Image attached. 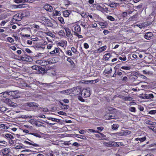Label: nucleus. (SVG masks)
Here are the masks:
<instances>
[{
    "instance_id": "obj_1",
    "label": "nucleus",
    "mask_w": 156,
    "mask_h": 156,
    "mask_svg": "<svg viewBox=\"0 0 156 156\" xmlns=\"http://www.w3.org/2000/svg\"><path fill=\"white\" fill-rule=\"evenodd\" d=\"M90 90L88 89H85L81 91V95L84 98L88 97L90 95Z\"/></svg>"
},
{
    "instance_id": "obj_2",
    "label": "nucleus",
    "mask_w": 156,
    "mask_h": 156,
    "mask_svg": "<svg viewBox=\"0 0 156 156\" xmlns=\"http://www.w3.org/2000/svg\"><path fill=\"white\" fill-rule=\"evenodd\" d=\"M73 90L72 89V93L73 94L76 95H81V91L80 87H73Z\"/></svg>"
},
{
    "instance_id": "obj_3",
    "label": "nucleus",
    "mask_w": 156,
    "mask_h": 156,
    "mask_svg": "<svg viewBox=\"0 0 156 156\" xmlns=\"http://www.w3.org/2000/svg\"><path fill=\"white\" fill-rule=\"evenodd\" d=\"M153 35L151 32L145 33L144 35V37L146 39L150 40L153 37Z\"/></svg>"
},
{
    "instance_id": "obj_4",
    "label": "nucleus",
    "mask_w": 156,
    "mask_h": 156,
    "mask_svg": "<svg viewBox=\"0 0 156 156\" xmlns=\"http://www.w3.org/2000/svg\"><path fill=\"white\" fill-rule=\"evenodd\" d=\"M44 8L46 10L49 12H52L53 10L52 7L49 4H47L45 5L44 7Z\"/></svg>"
},
{
    "instance_id": "obj_5",
    "label": "nucleus",
    "mask_w": 156,
    "mask_h": 156,
    "mask_svg": "<svg viewBox=\"0 0 156 156\" xmlns=\"http://www.w3.org/2000/svg\"><path fill=\"white\" fill-rule=\"evenodd\" d=\"M65 30L66 32V35L68 37H70L72 36L70 30L68 28H65Z\"/></svg>"
},
{
    "instance_id": "obj_6",
    "label": "nucleus",
    "mask_w": 156,
    "mask_h": 156,
    "mask_svg": "<svg viewBox=\"0 0 156 156\" xmlns=\"http://www.w3.org/2000/svg\"><path fill=\"white\" fill-rule=\"evenodd\" d=\"M74 30L75 31L74 32H76L80 34L81 30L80 27L79 25H75L74 26Z\"/></svg>"
},
{
    "instance_id": "obj_7",
    "label": "nucleus",
    "mask_w": 156,
    "mask_h": 156,
    "mask_svg": "<svg viewBox=\"0 0 156 156\" xmlns=\"http://www.w3.org/2000/svg\"><path fill=\"white\" fill-rule=\"evenodd\" d=\"M144 97L143 98L147 99H151L154 98V95L152 94H145Z\"/></svg>"
},
{
    "instance_id": "obj_8",
    "label": "nucleus",
    "mask_w": 156,
    "mask_h": 156,
    "mask_svg": "<svg viewBox=\"0 0 156 156\" xmlns=\"http://www.w3.org/2000/svg\"><path fill=\"white\" fill-rule=\"evenodd\" d=\"M96 8L98 10L101 11L102 12H105V9L101 6L100 5H97L96 7Z\"/></svg>"
},
{
    "instance_id": "obj_9",
    "label": "nucleus",
    "mask_w": 156,
    "mask_h": 156,
    "mask_svg": "<svg viewBox=\"0 0 156 156\" xmlns=\"http://www.w3.org/2000/svg\"><path fill=\"white\" fill-rule=\"evenodd\" d=\"M112 69L111 67H109L107 69H105L104 72L106 74H109L112 73Z\"/></svg>"
},
{
    "instance_id": "obj_10",
    "label": "nucleus",
    "mask_w": 156,
    "mask_h": 156,
    "mask_svg": "<svg viewBox=\"0 0 156 156\" xmlns=\"http://www.w3.org/2000/svg\"><path fill=\"white\" fill-rule=\"evenodd\" d=\"M116 143L115 142H108L106 143V145L108 147H112L113 146H116Z\"/></svg>"
},
{
    "instance_id": "obj_11",
    "label": "nucleus",
    "mask_w": 156,
    "mask_h": 156,
    "mask_svg": "<svg viewBox=\"0 0 156 156\" xmlns=\"http://www.w3.org/2000/svg\"><path fill=\"white\" fill-rule=\"evenodd\" d=\"M10 149L8 148H6L2 150V153H5V154H8L10 152Z\"/></svg>"
},
{
    "instance_id": "obj_12",
    "label": "nucleus",
    "mask_w": 156,
    "mask_h": 156,
    "mask_svg": "<svg viewBox=\"0 0 156 156\" xmlns=\"http://www.w3.org/2000/svg\"><path fill=\"white\" fill-rule=\"evenodd\" d=\"M131 133V132L130 131L128 130H126L125 131H123V133H120V135H129Z\"/></svg>"
},
{
    "instance_id": "obj_13",
    "label": "nucleus",
    "mask_w": 156,
    "mask_h": 156,
    "mask_svg": "<svg viewBox=\"0 0 156 156\" xmlns=\"http://www.w3.org/2000/svg\"><path fill=\"white\" fill-rule=\"evenodd\" d=\"M26 5L25 4H21L18 5H14L15 8H24L26 7L25 6Z\"/></svg>"
},
{
    "instance_id": "obj_14",
    "label": "nucleus",
    "mask_w": 156,
    "mask_h": 156,
    "mask_svg": "<svg viewBox=\"0 0 156 156\" xmlns=\"http://www.w3.org/2000/svg\"><path fill=\"white\" fill-rule=\"evenodd\" d=\"M14 2L15 3H19L21 2L24 3L25 2H30L29 0H15Z\"/></svg>"
},
{
    "instance_id": "obj_15",
    "label": "nucleus",
    "mask_w": 156,
    "mask_h": 156,
    "mask_svg": "<svg viewBox=\"0 0 156 156\" xmlns=\"http://www.w3.org/2000/svg\"><path fill=\"white\" fill-rule=\"evenodd\" d=\"M146 139V137L145 136L142 138H137L135 139V140L137 141L139 140L140 142H143L145 141Z\"/></svg>"
},
{
    "instance_id": "obj_16",
    "label": "nucleus",
    "mask_w": 156,
    "mask_h": 156,
    "mask_svg": "<svg viewBox=\"0 0 156 156\" xmlns=\"http://www.w3.org/2000/svg\"><path fill=\"white\" fill-rule=\"evenodd\" d=\"M106 48V46H105L101 47H100L99 48L98 50V51L99 52H101L102 51H105Z\"/></svg>"
},
{
    "instance_id": "obj_17",
    "label": "nucleus",
    "mask_w": 156,
    "mask_h": 156,
    "mask_svg": "<svg viewBox=\"0 0 156 156\" xmlns=\"http://www.w3.org/2000/svg\"><path fill=\"white\" fill-rule=\"evenodd\" d=\"M40 69H39V70H38V73H41V71H43L44 73H45V69L44 67V66L42 67V66H39Z\"/></svg>"
},
{
    "instance_id": "obj_18",
    "label": "nucleus",
    "mask_w": 156,
    "mask_h": 156,
    "mask_svg": "<svg viewBox=\"0 0 156 156\" xmlns=\"http://www.w3.org/2000/svg\"><path fill=\"white\" fill-rule=\"evenodd\" d=\"M47 119L52 120L53 121L56 122H60V120L58 119L54 118L51 117H47Z\"/></svg>"
},
{
    "instance_id": "obj_19",
    "label": "nucleus",
    "mask_w": 156,
    "mask_h": 156,
    "mask_svg": "<svg viewBox=\"0 0 156 156\" xmlns=\"http://www.w3.org/2000/svg\"><path fill=\"white\" fill-rule=\"evenodd\" d=\"M24 143H26V144H28L30 145H32L33 146L37 147L39 146L37 144H32L29 141L25 140L24 141Z\"/></svg>"
},
{
    "instance_id": "obj_20",
    "label": "nucleus",
    "mask_w": 156,
    "mask_h": 156,
    "mask_svg": "<svg viewBox=\"0 0 156 156\" xmlns=\"http://www.w3.org/2000/svg\"><path fill=\"white\" fill-rule=\"evenodd\" d=\"M67 60L70 63L71 65L73 66V67L74 66H75V63L70 58H68L67 59Z\"/></svg>"
},
{
    "instance_id": "obj_21",
    "label": "nucleus",
    "mask_w": 156,
    "mask_h": 156,
    "mask_svg": "<svg viewBox=\"0 0 156 156\" xmlns=\"http://www.w3.org/2000/svg\"><path fill=\"white\" fill-rule=\"evenodd\" d=\"M70 11L68 10H65L63 11V15L65 17H67L70 14Z\"/></svg>"
},
{
    "instance_id": "obj_22",
    "label": "nucleus",
    "mask_w": 156,
    "mask_h": 156,
    "mask_svg": "<svg viewBox=\"0 0 156 156\" xmlns=\"http://www.w3.org/2000/svg\"><path fill=\"white\" fill-rule=\"evenodd\" d=\"M137 78V77L135 75H131L129 77V79L131 80L134 81Z\"/></svg>"
},
{
    "instance_id": "obj_23",
    "label": "nucleus",
    "mask_w": 156,
    "mask_h": 156,
    "mask_svg": "<svg viewBox=\"0 0 156 156\" xmlns=\"http://www.w3.org/2000/svg\"><path fill=\"white\" fill-rule=\"evenodd\" d=\"M72 89H68L65 90H63L61 91V93L63 94H66L69 93V94L71 93H72Z\"/></svg>"
},
{
    "instance_id": "obj_24",
    "label": "nucleus",
    "mask_w": 156,
    "mask_h": 156,
    "mask_svg": "<svg viewBox=\"0 0 156 156\" xmlns=\"http://www.w3.org/2000/svg\"><path fill=\"white\" fill-rule=\"evenodd\" d=\"M34 152V151H31L30 150H24L21 151L22 152L25 153V154L26 156H27V154H28V152Z\"/></svg>"
},
{
    "instance_id": "obj_25",
    "label": "nucleus",
    "mask_w": 156,
    "mask_h": 156,
    "mask_svg": "<svg viewBox=\"0 0 156 156\" xmlns=\"http://www.w3.org/2000/svg\"><path fill=\"white\" fill-rule=\"evenodd\" d=\"M31 68L33 70H36L37 73H38V70L40 69L39 67L37 66H33L31 67Z\"/></svg>"
},
{
    "instance_id": "obj_26",
    "label": "nucleus",
    "mask_w": 156,
    "mask_h": 156,
    "mask_svg": "<svg viewBox=\"0 0 156 156\" xmlns=\"http://www.w3.org/2000/svg\"><path fill=\"white\" fill-rule=\"evenodd\" d=\"M114 114L113 113H111L109 115H108V119H115V117L114 116Z\"/></svg>"
},
{
    "instance_id": "obj_27",
    "label": "nucleus",
    "mask_w": 156,
    "mask_h": 156,
    "mask_svg": "<svg viewBox=\"0 0 156 156\" xmlns=\"http://www.w3.org/2000/svg\"><path fill=\"white\" fill-rule=\"evenodd\" d=\"M32 102H27L25 104V105L26 106H28L30 107H33Z\"/></svg>"
},
{
    "instance_id": "obj_28",
    "label": "nucleus",
    "mask_w": 156,
    "mask_h": 156,
    "mask_svg": "<svg viewBox=\"0 0 156 156\" xmlns=\"http://www.w3.org/2000/svg\"><path fill=\"white\" fill-rule=\"evenodd\" d=\"M29 134H31L35 136L38 137H41V136L39 134L35 133H29Z\"/></svg>"
},
{
    "instance_id": "obj_29",
    "label": "nucleus",
    "mask_w": 156,
    "mask_h": 156,
    "mask_svg": "<svg viewBox=\"0 0 156 156\" xmlns=\"http://www.w3.org/2000/svg\"><path fill=\"white\" fill-rule=\"evenodd\" d=\"M132 98L129 97H125L123 98V99L125 101H132Z\"/></svg>"
},
{
    "instance_id": "obj_30",
    "label": "nucleus",
    "mask_w": 156,
    "mask_h": 156,
    "mask_svg": "<svg viewBox=\"0 0 156 156\" xmlns=\"http://www.w3.org/2000/svg\"><path fill=\"white\" fill-rule=\"evenodd\" d=\"M87 132L88 133H99V132L98 131H96L95 130L92 129H87Z\"/></svg>"
},
{
    "instance_id": "obj_31",
    "label": "nucleus",
    "mask_w": 156,
    "mask_h": 156,
    "mask_svg": "<svg viewBox=\"0 0 156 156\" xmlns=\"http://www.w3.org/2000/svg\"><path fill=\"white\" fill-rule=\"evenodd\" d=\"M110 53H107L105 55L104 58L106 60H108L110 57Z\"/></svg>"
},
{
    "instance_id": "obj_32",
    "label": "nucleus",
    "mask_w": 156,
    "mask_h": 156,
    "mask_svg": "<svg viewBox=\"0 0 156 156\" xmlns=\"http://www.w3.org/2000/svg\"><path fill=\"white\" fill-rule=\"evenodd\" d=\"M5 136L8 138H10L11 139H12L14 138L13 136L11 134H7L5 135Z\"/></svg>"
},
{
    "instance_id": "obj_33",
    "label": "nucleus",
    "mask_w": 156,
    "mask_h": 156,
    "mask_svg": "<svg viewBox=\"0 0 156 156\" xmlns=\"http://www.w3.org/2000/svg\"><path fill=\"white\" fill-rule=\"evenodd\" d=\"M119 127V125L117 124H114L112 126V128L114 130L116 129Z\"/></svg>"
},
{
    "instance_id": "obj_34",
    "label": "nucleus",
    "mask_w": 156,
    "mask_h": 156,
    "mask_svg": "<svg viewBox=\"0 0 156 156\" xmlns=\"http://www.w3.org/2000/svg\"><path fill=\"white\" fill-rule=\"evenodd\" d=\"M2 94L3 97L4 98L6 97L8 95V94H10L8 91L3 92Z\"/></svg>"
},
{
    "instance_id": "obj_35",
    "label": "nucleus",
    "mask_w": 156,
    "mask_h": 156,
    "mask_svg": "<svg viewBox=\"0 0 156 156\" xmlns=\"http://www.w3.org/2000/svg\"><path fill=\"white\" fill-rule=\"evenodd\" d=\"M60 107L62 109H68L69 106L68 105H64L62 106H61L60 105Z\"/></svg>"
},
{
    "instance_id": "obj_36",
    "label": "nucleus",
    "mask_w": 156,
    "mask_h": 156,
    "mask_svg": "<svg viewBox=\"0 0 156 156\" xmlns=\"http://www.w3.org/2000/svg\"><path fill=\"white\" fill-rule=\"evenodd\" d=\"M59 50L58 48H56L55 49L53 50L52 51H51L50 53L51 54H53L54 53H58V52Z\"/></svg>"
},
{
    "instance_id": "obj_37",
    "label": "nucleus",
    "mask_w": 156,
    "mask_h": 156,
    "mask_svg": "<svg viewBox=\"0 0 156 156\" xmlns=\"http://www.w3.org/2000/svg\"><path fill=\"white\" fill-rule=\"evenodd\" d=\"M107 18L108 20H109L112 21H114L115 20V18L111 16H107Z\"/></svg>"
},
{
    "instance_id": "obj_38",
    "label": "nucleus",
    "mask_w": 156,
    "mask_h": 156,
    "mask_svg": "<svg viewBox=\"0 0 156 156\" xmlns=\"http://www.w3.org/2000/svg\"><path fill=\"white\" fill-rule=\"evenodd\" d=\"M23 145V144H22V145H16L14 148L15 149H22L23 148V147L22 146Z\"/></svg>"
},
{
    "instance_id": "obj_39",
    "label": "nucleus",
    "mask_w": 156,
    "mask_h": 156,
    "mask_svg": "<svg viewBox=\"0 0 156 156\" xmlns=\"http://www.w3.org/2000/svg\"><path fill=\"white\" fill-rule=\"evenodd\" d=\"M130 68H131V67L129 66H124L122 67H121V68L122 69H125V70H129L130 69Z\"/></svg>"
},
{
    "instance_id": "obj_40",
    "label": "nucleus",
    "mask_w": 156,
    "mask_h": 156,
    "mask_svg": "<svg viewBox=\"0 0 156 156\" xmlns=\"http://www.w3.org/2000/svg\"><path fill=\"white\" fill-rule=\"evenodd\" d=\"M74 34L76 36L79 38H82L83 37L82 35L79 34L78 33L76 32H74Z\"/></svg>"
},
{
    "instance_id": "obj_41",
    "label": "nucleus",
    "mask_w": 156,
    "mask_h": 156,
    "mask_svg": "<svg viewBox=\"0 0 156 156\" xmlns=\"http://www.w3.org/2000/svg\"><path fill=\"white\" fill-rule=\"evenodd\" d=\"M9 105L10 106L12 107H15L16 106V103L12 102V101L9 104Z\"/></svg>"
},
{
    "instance_id": "obj_42",
    "label": "nucleus",
    "mask_w": 156,
    "mask_h": 156,
    "mask_svg": "<svg viewBox=\"0 0 156 156\" xmlns=\"http://www.w3.org/2000/svg\"><path fill=\"white\" fill-rule=\"evenodd\" d=\"M151 24L152 22H148L147 23H143V25L145 27L150 25Z\"/></svg>"
},
{
    "instance_id": "obj_43",
    "label": "nucleus",
    "mask_w": 156,
    "mask_h": 156,
    "mask_svg": "<svg viewBox=\"0 0 156 156\" xmlns=\"http://www.w3.org/2000/svg\"><path fill=\"white\" fill-rule=\"evenodd\" d=\"M6 110V109L5 107H0V111H1V112H5Z\"/></svg>"
},
{
    "instance_id": "obj_44",
    "label": "nucleus",
    "mask_w": 156,
    "mask_h": 156,
    "mask_svg": "<svg viewBox=\"0 0 156 156\" xmlns=\"http://www.w3.org/2000/svg\"><path fill=\"white\" fill-rule=\"evenodd\" d=\"M32 103L33 104V107L37 108L39 106V105L37 103H36L35 102H32Z\"/></svg>"
},
{
    "instance_id": "obj_45",
    "label": "nucleus",
    "mask_w": 156,
    "mask_h": 156,
    "mask_svg": "<svg viewBox=\"0 0 156 156\" xmlns=\"http://www.w3.org/2000/svg\"><path fill=\"white\" fill-rule=\"evenodd\" d=\"M60 13V11H56L55 12H53V15L54 16H56L59 15V14Z\"/></svg>"
},
{
    "instance_id": "obj_46",
    "label": "nucleus",
    "mask_w": 156,
    "mask_h": 156,
    "mask_svg": "<svg viewBox=\"0 0 156 156\" xmlns=\"http://www.w3.org/2000/svg\"><path fill=\"white\" fill-rule=\"evenodd\" d=\"M66 54L68 55L71 56L72 55V54L70 50H68L66 52Z\"/></svg>"
},
{
    "instance_id": "obj_47",
    "label": "nucleus",
    "mask_w": 156,
    "mask_h": 156,
    "mask_svg": "<svg viewBox=\"0 0 156 156\" xmlns=\"http://www.w3.org/2000/svg\"><path fill=\"white\" fill-rule=\"evenodd\" d=\"M7 40L10 43H12L14 41L13 39L10 37H8L7 38Z\"/></svg>"
},
{
    "instance_id": "obj_48",
    "label": "nucleus",
    "mask_w": 156,
    "mask_h": 156,
    "mask_svg": "<svg viewBox=\"0 0 156 156\" xmlns=\"http://www.w3.org/2000/svg\"><path fill=\"white\" fill-rule=\"evenodd\" d=\"M142 6V4L136 6H135V8L136 9H141Z\"/></svg>"
},
{
    "instance_id": "obj_49",
    "label": "nucleus",
    "mask_w": 156,
    "mask_h": 156,
    "mask_svg": "<svg viewBox=\"0 0 156 156\" xmlns=\"http://www.w3.org/2000/svg\"><path fill=\"white\" fill-rule=\"evenodd\" d=\"M79 136L78 137V138L82 139L84 140H86L87 139L84 136H83L81 135H79Z\"/></svg>"
},
{
    "instance_id": "obj_50",
    "label": "nucleus",
    "mask_w": 156,
    "mask_h": 156,
    "mask_svg": "<svg viewBox=\"0 0 156 156\" xmlns=\"http://www.w3.org/2000/svg\"><path fill=\"white\" fill-rule=\"evenodd\" d=\"M58 20L62 23L63 24V23H64V20L63 18L62 17H58Z\"/></svg>"
},
{
    "instance_id": "obj_51",
    "label": "nucleus",
    "mask_w": 156,
    "mask_h": 156,
    "mask_svg": "<svg viewBox=\"0 0 156 156\" xmlns=\"http://www.w3.org/2000/svg\"><path fill=\"white\" fill-rule=\"evenodd\" d=\"M58 113L60 115H66V113L63 111H60L58 112Z\"/></svg>"
},
{
    "instance_id": "obj_52",
    "label": "nucleus",
    "mask_w": 156,
    "mask_h": 156,
    "mask_svg": "<svg viewBox=\"0 0 156 156\" xmlns=\"http://www.w3.org/2000/svg\"><path fill=\"white\" fill-rule=\"evenodd\" d=\"M10 94H8V95H12L13 94H15L16 93H17V91H9V92H8Z\"/></svg>"
},
{
    "instance_id": "obj_53",
    "label": "nucleus",
    "mask_w": 156,
    "mask_h": 156,
    "mask_svg": "<svg viewBox=\"0 0 156 156\" xmlns=\"http://www.w3.org/2000/svg\"><path fill=\"white\" fill-rule=\"evenodd\" d=\"M122 16L125 17L127 16V13L126 12H124L122 13Z\"/></svg>"
},
{
    "instance_id": "obj_54",
    "label": "nucleus",
    "mask_w": 156,
    "mask_h": 156,
    "mask_svg": "<svg viewBox=\"0 0 156 156\" xmlns=\"http://www.w3.org/2000/svg\"><path fill=\"white\" fill-rule=\"evenodd\" d=\"M129 110L132 112H135L136 111V108L134 107H131L130 108Z\"/></svg>"
},
{
    "instance_id": "obj_55",
    "label": "nucleus",
    "mask_w": 156,
    "mask_h": 156,
    "mask_svg": "<svg viewBox=\"0 0 156 156\" xmlns=\"http://www.w3.org/2000/svg\"><path fill=\"white\" fill-rule=\"evenodd\" d=\"M71 50L74 53H75L76 52H77V50L76 49V48L74 47H72L71 48Z\"/></svg>"
},
{
    "instance_id": "obj_56",
    "label": "nucleus",
    "mask_w": 156,
    "mask_h": 156,
    "mask_svg": "<svg viewBox=\"0 0 156 156\" xmlns=\"http://www.w3.org/2000/svg\"><path fill=\"white\" fill-rule=\"evenodd\" d=\"M122 80L123 82H126L128 80V78L126 76L122 78Z\"/></svg>"
},
{
    "instance_id": "obj_57",
    "label": "nucleus",
    "mask_w": 156,
    "mask_h": 156,
    "mask_svg": "<svg viewBox=\"0 0 156 156\" xmlns=\"http://www.w3.org/2000/svg\"><path fill=\"white\" fill-rule=\"evenodd\" d=\"M119 59L120 60H121L126 61V57L125 56H124L123 57H119Z\"/></svg>"
},
{
    "instance_id": "obj_58",
    "label": "nucleus",
    "mask_w": 156,
    "mask_h": 156,
    "mask_svg": "<svg viewBox=\"0 0 156 156\" xmlns=\"http://www.w3.org/2000/svg\"><path fill=\"white\" fill-rule=\"evenodd\" d=\"M73 146L76 147H79L80 146V144L77 142H74L72 145Z\"/></svg>"
},
{
    "instance_id": "obj_59",
    "label": "nucleus",
    "mask_w": 156,
    "mask_h": 156,
    "mask_svg": "<svg viewBox=\"0 0 156 156\" xmlns=\"http://www.w3.org/2000/svg\"><path fill=\"white\" fill-rule=\"evenodd\" d=\"M138 16V13H136V14L135 15L133 16H132L131 18L132 19L134 20Z\"/></svg>"
},
{
    "instance_id": "obj_60",
    "label": "nucleus",
    "mask_w": 156,
    "mask_h": 156,
    "mask_svg": "<svg viewBox=\"0 0 156 156\" xmlns=\"http://www.w3.org/2000/svg\"><path fill=\"white\" fill-rule=\"evenodd\" d=\"M78 99L80 101L84 102V100L83 99L82 97L79 96L78 97Z\"/></svg>"
},
{
    "instance_id": "obj_61",
    "label": "nucleus",
    "mask_w": 156,
    "mask_h": 156,
    "mask_svg": "<svg viewBox=\"0 0 156 156\" xmlns=\"http://www.w3.org/2000/svg\"><path fill=\"white\" fill-rule=\"evenodd\" d=\"M32 36L31 37V40H32L33 41H37L39 40L38 38L37 37H35V38H32Z\"/></svg>"
},
{
    "instance_id": "obj_62",
    "label": "nucleus",
    "mask_w": 156,
    "mask_h": 156,
    "mask_svg": "<svg viewBox=\"0 0 156 156\" xmlns=\"http://www.w3.org/2000/svg\"><path fill=\"white\" fill-rule=\"evenodd\" d=\"M109 31L107 30H105L103 31V33L105 35H106L107 34H109Z\"/></svg>"
},
{
    "instance_id": "obj_63",
    "label": "nucleus",
    "mask_w": 156,
    "mask_h": 156,
    "mask_svg": "<svg viewBox=\"0 0 156 156\" xmlns=\"http://www.w3.org/2000/svg\"><path fill=\"white\" fill-rule=\"evenodd\" d=\"M84 48L86 49H87L89 47L88 44L87 43H85L84 44Z\"/></svg>"
},
{
    "instance_id": "obj_64",
    "label": "nucleus",
    "mask_w": 156,
    "mask_h": 156,
    "mask_svg": "<svg viewBox=\"0 0 156 156\" xmlns=\"http://www.w3.org/2000/svg\"><path fill=\"white\" fill-rule=\"evenodd\" d=\"M155 113H156V110H151L149 112V113L151 114H154Z\"/></svg>"
}]
</instances>
